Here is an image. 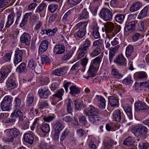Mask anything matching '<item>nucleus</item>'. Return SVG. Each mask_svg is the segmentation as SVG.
<instances>
[{"mask_svg":"<svg viewBox=\"0 0 149 149\" xmlns=\"http://www.w3.org/2000/svg\"><path fill=\"white\" fill-rule=\"evenodd\" d=\"M133 47L131 45H129L127 46L125 54L126 56L128 57L130 56L133 52Z\"/></svg>","mask_w":149,"mask_h":149,"instance_id":"nucleus-47","label":"nucleus"},{"mask_svg":"<svg viewBox=\"0 0 149 149\" xmlns=\"http://www.w3.org/2000/svg\"><path fill=\"white\" fill-rule=\"evenodd\" d=\"M141 6V3L140 2H136L133 3L130 8V10L134 12L138 10Z\"/></svg>","mask_w":149,"mask_h":149,"instance_id":"nucleus-27","label":"nucleus"},{"mask_svg":"<svg viewBox=\"0 0 149 149\" xmlns=\"http://www.w3.org/2000/svg\"><path fill=\"white\" fill-rule=\"evenodd\" d=\"M48 35L49 36H54L58 31V29L56 28H54L53 29H48Z\"/></svg>","mask_w":149,"mask_h":149,"instance_id":"nucleus-63","label":"nucleus"},{"mask_svg":"<svg viewBox=\"0 0 149 149\" xmlns=\"http://www.w3.org/2000/svg\"><path fill=\"white\" fill-rule=\"evenodd\" d=\"M14 110L11 114L10 117L12 118H19L23 115V113L19 110V108H14Z\"/></svg>","mask_w":149,"mask_h":149,"instance_id":"nucleus-28","label":"nucleus"},{"mask_svg":"<svg viewBox=\"0 0 149 149\" xmlns=\"http://www.w3.org/2000/svg\"><path fill=\"white\" fill-rule=\"evenodd\" d=\"M12 53V51H10L9 52L6 53L5 55L3 56L4 59L7 62H9L10 61Z\"/></svg>","mask_w":149,"mask_h":149,"instance_id":"nucleus-50","label":"nucleus"},{"mask_svg":"<svg viewBox=\"0 0 149 149\" xmlns=\"http://www.w3.org/2000/svg\"><path fill=\"white\" fill-rule=\"evenodd\" d=\"M86 31L78 30V31L76 32L75 35L79 38H82L85 35Z\"/></svg>","mask_w":149,"mask_h":149,"instance_id":"nucleus-56","label":"nucleus"},{"mask_svg":"<svg viewBox=\"0 0 149 149\" xmlns=\"http://www.w3.org/2000/svg\"><path fill=\"white\" fill-rule=\"evenodd\" d=\"M100 13L101 17L104 20L106 21L112 20L113 14L110 10L103 8L101 10Z\"/></svg>","mask_w":149,"mask_h":149,"instance_id":"nucleus-4","label":"nucleus"},{"mask_svg":"<svg viewBox=\"0 0 149 149\" xmlns=\"http://www.w3.org/2000/svg\"><path fill=\"white\" fill-rule=\"evenodd\" d=\"M100 48L96 47L90 53L89 55L91 57H93L100 54Z\"/></svg>","mask_w":149,"mask_h":149,"instance_id":"nucleus-42","label":"nucleus"},{"mask_svg":"<svg viewBox=\"0 0 149 149\" xmlns=\"http://www.w3.org/2000/svg\"><path fill=\"white\" fill-rule=\"evenodd\" d=\"M73 52L72 51L68 52L66 54L64 55L63 57V60H67L69 59L72 56Z\"/></svg>","mask_w":149,"mask_h":149,"instance_id":"nucleus-55","label":"nucleus"},{"mask_svg":"<svg viewBox=\"0 0 149 149\" xmlns=\"http://www.w3.org/2000/svg\"><path fill=\"white\" fill-rule=\"evenodd\" d=\"M65 47L62 45H56L54 48V52L56 54H61L65 51Z\"/></svg>","mask_w":149,"mask_h":149,"instance_id":"nucleus-19","label":"nucleus"},{"mask_svg":"<svg viewBox=\"0 0 149 149\" xmlns=\"http://www.w3.org/2000/svg\"><path fill=\"white\" fill-rule=\"evenodd\" d=\"M20 40L22 43H24L26 45H29L31 43V36L27 33H24L21 36Z\"/></svg>","mask_w":149,"mask_h":149,"instance_id":"nucleus-10","label":"nucleus"},{"mask_svg":"<svg viewBox=\"0 0 149 149\" xmlns=\"http://www.w3.org/2000/svg\"><path fill=\"white\" fill-rule=\"evenodd\" d=\"M73 106V102L70 99H69L67 107V111L68 113H71L72 112Z\"/></svg>","mask_w":149,"mask_h":149,"instance_id":"nucleus-46","label":"nucleus"},{"mask_svg":"<svg viewBox=\"0 0 149 149\" xmlns=\"http://www.w3.org/2000/svg\"><path fill=\"white\" fill-rule=\"evenodd\" d=\"M140 149H149V144L144 142H141L139 144Z\"/></svg>","mask_w":149,"mask_h":149,"instance_id":"nucleus-54","label":"nucleus"},{"mask_svg":"<svg viewBox=\"0 0 149 149\" xmlns=\"http://www.w3.org/2000/svg\"><path fill=\"white\" fill-rule=\"evenodd\" d=\"M39 80L42 86L47 85L49 82V78L46 76H42L39 78Z\"/></svg>","mask_w":149,"mask_h":149,"instance_id":"nucleus-41","label":"nucleus"},{"mask_svg":"<svg viewBox=\"0 0 149 149\" xmlns=\"http://www.w3.org/2000/svg\"><path fill=\"white\" fill-rule=\"evenodd\" d=\"M148 9V6H145L141 11L138 16V18L139 19H142L145 17L147 15Z\"/></svg>","mask_w":149,"mask_h":149,"instance_id":"nucleus-33","label":"nucleus"},{"mask_svg":"<svg viewBox=\"0 0 149 149\" xmlns=\"http://www.w3.org/2000/svg\"><path fill=\"white\" fill-rule=\"evenodd\" d=\"M131 131L135 136H146L148 132V129L144 126L138 125L133 127Z\"/></svg>","mask_w":149,"mask_h":149,"instance_id":"nucleus-3","label":"nucleus"},{"mask_svg":"<svg viewBox=\"0 0 149 149\" xmlns=\"http://www.w3.org/2000/svg\"><path fill=\"white\" fill-rule=\"evenodd\" d=\"M96 97L98 102H100L99 104V107L101 109L104 108L106 105V100L104 98L99 95H97Z\"/></svg>","mask_w":149,"mask_h":149,"instance_id":"nucleus-25","label":"nucleus"},{"mask_svg":"<svg viewBox=\"0 0 149 149\" xmlns=\"http://www.w3.org/2000/svg\"><path fill=\"white\" fill-rule=\"evenodd\" d=\"M102 56L101 55L97 57L93 60V63L95 65H99L102 61Z\"/></svg>","mask_w":149,"mask_h":149,"instance_id":"nucleus-51","label":"nucleus"},{"mask_svg":"<svg viewBox=\"0 0 149 149\" xmlns=\"http://www.w3.org/2000/svg\"><path fill=\"white\" fill-rule=\"evenodd\" d=\"M14 138L17 137L19 134V130L16 128L7 129Z\"/></svg>","mask_w":149,"mask_h":149,"instance_id":"nucleus-40","label":"nucleus"},{"mask_svg":"<svg viewBox=\"0 0 149 149\" xmlns=\"http://www.w3.org/2000/svg\"><path fill=\"white\" fill-rule=\"evenodd\" d=\"M137 23V21L134 20L127 24L125 27V30L126 32L133 31L134 30L136 24Z\"/></svg>","mask_w":149,"mask_h":149,"instance_id":"nucleus-11","label":"nucleus"},{"mask_svg":"<svg viewBox=\"0 0 149 149\" xmlns=\"http://www.w3.org/2000/svg\"><path fill=\"white\" fill-rule=\"evenodd\" d=\"M105 32L107 33H112L114 27V24L111 22H107L104 26Z\"/></svg>","mask_w":149,"mask_h":149,"instance_id":"nucleus-20","label":"nucleus"},{"mask_svg":"<svg viewBox=\"0 0 149 149\" xmlns=\"http://www.w3.org/2000/svg\"><path fill=\"white\" fill-rule=\"evenodd\" d=\"M78 50L80 51V52L79 53L77 57V58L78 59H79L85 56V54L87 53V52L80 47L79 48Z\"/></svg>","mask_w":149,"mask_h":149,"instance_id":"nucleus-49","label":"nucleus"},{"mask_svg":"<svg viewBox=\"0 0 149 149\" xmlns=\"http://www.w3.org/2000/svg\"><path fill=\"white\" fill-rule=\"evenodd\" d=\"M38 93L40 97L45 99H47L51 94L49 90L45 88L39 89Z\"/></svg>","mask_w":149,"mask_h":149,"instance_id":"nucleus-9","label":"nucleus"},{"mask_svg":"<svg viewBox=\"0 0 149 149\" xmlns=\"http://www.w3.org/2000/svg\"><path fill=\"white\" fill-rule=\"evenodd\" d=\"M33 135L30 133L26 134L24 136V140L26 142L31 144L33 142Z\"/></svg>","mask_w":149,"mask_h":149,"instance_id":"nucleus-24","label":"nucleus"},{"mask_svg":"<svg viewBox=\"0 0 149 149\" xmlns=\"http://www.w3.org/2000/svg\"><path fill=\"white\" fill-rule=\"evenodd\" d=\"M126 59L121 54L119 55L114 60V62L118 65L126 66Z\"/></svg>","mask_w":149,"mask_h":149,"instance_id":"nucleus-12","label":"nucleus"},{"mask_svg":"<svg viewBox=\"0 0 149 149\" xmlns=\"http://www.w3.org/2000/svg\"><path fill=\"white\" fill-rule=\"evenodd\" d=\"M124 109L129 118L130 119L132 118V114L131 107L127 104H126L124 107Z\"/></svg>","mask_w":149,"mask_h":149,"instance_id":"nucleus-32","label":"nucleus"},{"mask_svg":"<svg viewBox=\"0 0 149 149\" xmlns=\"http://www.w3.org/2000/svg\"><path fill=\"white\" fill-rule=\"evenodd\" d=\"M84 113L88 117L89 120L91 123L94 124L97 121L99 120L98 110L94 106L90 105L87 109H85Z\"/></svg>","mask_w":149,"mask_h":149,"instance_id":"nucleus-1","label":"nucleus"},{"mask_svg":"<svg viewBox=\"0 0 149 149\" xmlns=\"http://www.w3.org/2000/svg\"><path fill=\"white\" fill-rule=\"evenodd\" d=\"M111 73L113 77L117 79H120L123 77L122 74L119 73L118 70L115 68L112 69Z\"/></svg>","mask_w":149,"mask_h":149,"instance_id":"nucleus-36","label":"nucleus"},{"mask_svg":"<svg viewBox=\"0 0 149 149\" xmlns=\"http://www.w3.org/2000/svg\"><path fill=\"white\" fill-rule=\"evenodd\" d=\"M135 109L136 111L141 110L143 111L149 110V107L145 103L142 102L138 101L134 104Z\"/></svg>","mask_w":149,"mask_h":149,"instance_id":"nucleus-7","label":"nucleus"},{"mask_svg":"<svg viewBox=\"0 0 149 149\" xmlns=\"http://www.w3.org/2000/svg\"><path fill=\"white\" fill-rule=\"evenodd\" d=\"M40 129L44 133H48L50 131L49 125L47 123H43L40 126Z\"/></svg>","mask_w":149,"mask_h":149,"instance_id":"nucleus-35","label":"nucleus"},{"mask_svg":"<svg viewBox=\"0 0 149 149\" xmlns=\"http://www.w3.org/2000/svg\"><path fill=\"white\" fill-rule=\"evenodd\" d=\"M89 13L86 9H84L81 13L78 15V19L79 20L87 19L88 17Z\"/></svg>","mask_w":149,"mask_h":149,"instance_id":"nucleus-34","label":"nucleus"},{"mask_svg":"<svg viewBox=\"0 0 149 149\" xmlns=\"http://www.w3.org/2000/svg\"><path fill=\"white\" fill-rule=\"evenodd\" d=\"M55 132H60L63 128L62 123L61 121H57L54 125Z\"/></svg>","mask_w":149,"mask_h":149,"instance_id":"nucleus-37","label":"nucleus"},{"mask_svg":"<svg viewBox=\"0 0 149 149\" xmlns=\"http://www.w3.org/2000/svg\"><path fill=\"white\" fill-rule=\"evenodd\" d=\"M109 103L112 107L117 106L118 105L119 100L117 97L110 96L108 97Z\"/></svg>","mask_w":149,"mask_h":149,"instance_id":"nucleus-21","label":"nucleus"},{"mask_svg":"<svg viewBox=\"0 0 149 149\" xmlns=\"http://www.w3.org/2000/svg\"><path fill=\"white\" fill-rule=\"evenodd\" d=\"M98 29L99 27L97 25L94 26L93 27L92 34L95 38H98L100 37Z\"/></svg>","mask_w":149,"mask_h":149,"instance_id":"nucleus-39","label":"nucleus"},{"mask_svg":"<svg viewBox=\"0 0 149 149\" xmlns=\"http://www.w3.org/2000/svg\"><path fill=\"white\" fill-rule=\"evenodd\" d=\"M88 24L86 22H83L78 23L76 25L77 29L86 31V29Z\"/></svg>","mask_w":149,"mask_h":149,"instance_id":"nucleus-30","label":"nucleus"},{"mask_svg":"<svg viewBox=\"0 0 149 149\" xmlns=\"http://www.w3.org/2000/svg\"><path fill=\"white\" fill-rule=\"evenodd\" d=\"M58 5L56 4H51L48 7V9L52 13L54 12L58 8Z\"/></svg>","mask_w":149,"mask_h":149,"instance_id":"nucleus-57","label":"nucleus"},{"mask_svg":"<svg viewBox=\"0 0 149 149\" xmlns=\"http://www.w3.org/2000/svg\"><path fill=\"white\" fill-rule=\"evenodd\" d=\"M49 45L48 41L46 40L42 41L39 47V52H44L47 49Z\"/></svg>","mask_w":149,"mask_h":149,"instance_id":"nucleus-22","label":"nucleus"},{"mask_svg":"<svg viewBox=\"0 0 149 149\" xmlns=\"http://www.w3.org/2000/svg\"><path fill=\"white\" fill-rule=\"evenodd\" d=\"M125 18V16L122 14H118L115 16V18L116 21L120 23L123 21Z\"/></svg>","mask_w":149,"mask_h":149,"instance_id":"nucleus-45","label":"nucleus"},{"mask_svg":"<svg viewBox=\"0 0 149 149\" xmlns=\"http://www.w3.org/2000/svg\"><path fill=\"white\" fill-rule=\"evenodd\" d=\"M123 82L126 84H129L132 83V81L130 76H128L123 80Z\"/></svg>","mask_w":149,"mask_h":149,"instance_id":"nucleus-62","label":"nucleus"},{"mask_svg":"<svg viewBox=\"0 0 149 149\" xmlns=\"http://www.w3.org/2000/svg\"><path fill=\"white\" fill-rule=\"evenodd\" d=\"M5 134L3 140L6 142H12L14 141V138L7 129L4 131Z\"/></svg>","mask_w":149,"mask_h":149,"instance_id":"nucleus-14","label":"nucleus"},{"mask_svg":"<svg viewBox=\"0 0 149 149\" xmlns=\"http://www.w3.org/2000/svg\"><path fill=\"white\" fill-rule=\"evenodd\" d=\"M134 77L136 78L141 79H146L148 77L147 73L144 71L138 72L134 74Z\"/></svg>","mask_w":149,"mask_h":149,"instance_id":"nucleus-23","label":"nucleus"},{"mask_svg":"<svg viewBox=\"0 0 149 149\" xmlns=\"http://www.w3.org/2000/svg\"><path fill=\"white\" fill-rule=\"evenodd\" d=\"M46 5L43 2L41 3L37 7L36 10V12L39 13L40 16L45 11L46 8Z\"/></svg>","mask_w":149,"mask_h":149,"instance_id":"nucleus-18","label":"nucleus"},{"mask_svg":"<svg viewBox=\"0 0 149 149\" xmlns=\"http://www.w3.org/2000/svg\"><path fill=\"white\" fill-rule=\"evenodd\" d=\"M28 67L30 71H33L36 73L40 72L41 71V68L39 65H37L35 61L33 59H30L29 62Z\"/></svg>","mask_w":149,"mask_h":149,"instance_id":"nucleus-6","label":"nucleus"},{"mask_svg":"<svg viewBox=\"0 0 149 149\" xmlns=\"http://www.w3.org/2000/svg\"><path fill=\"white\" fill-rule=\"evenodd\" d=\"M121 111L118 109L115 110L113 113V119L116 121L119 122L121 119Z\"/></svg>","mask_w":149,"mask_h":149,"instance_id":"nucleus-26","label":"nucleus"},{"mask_svg":"<svg viewBox=\"0 0 149 149\" xmlns=\"http://www.w3.org/2000/svg\"><path fill=\"white\" fill-rule=\"evenodd\" d=\"M6 87L8 90H12L17 87L16 81L14 79L9 78L6 82Z\"/></svg>","mask_w":149,"mask_h":149,"instance_id":"nucleus-16","label":"nucleus"},{"mask_svg":"<svg viewBox=\"0 0 149 149\" xmlns=\"http://www.w3.org/2000/svg\"><path fill=\"white\" fill-rule=\"evenodd\" d=\"M15 108H19L21 104L20 100L19 98L16 97L15 100Z\"/></svg>","mask_w":149,"mask_h":149,"instance_id":"nucleus-64","label":"nucleus"},{"mask_svg":"<svg viewBox=\"0 0 149 149\" xmlns=\"http://www.w3.org/2000/svg\"><path fill=\"white\" fill-rule=\"evenodd\" d=\"M70 94L72 96H74L79 93L81 89L75 85H72L70 87Z\"/></svg>","mask_w":149,"mask_h":149,"instance_id":"nucleus-17","label":"nucleus"},{"mask_svg":"<svg viewBox=\"0 0 149 149\" xmlns=\"http://www.w3.org/2000/svg\"><path fill=\"white\" fill-rule=\"evenodd\" d=\"M23 55V52L22 50H17L15 51L13 59V62L15 65L22 61Z\"/></svg>","mask_w":149,"mask_h":149,"instance_id":"nucleus-8","label":"nucleus"},{"mask_svg":"<svg viewBox=\"0 0 149 149\" xmlns=\"http://www.w3.org/2000/svg\"><path fill=\"white\" fill-rule=\"evenodd\" d=\"M119 47L120 46L118 45L115 47L111 48L110 50L109 53L115 55V53L118 51Z\"/></svg>","mask_w":149,"mask_h":149,"instance_id":"nucleus-60","label":"nucleus"},{"mask_svg":"<svg viewBox=\"0 0 149 149\" xmlns=\"http://www.w3.org/2000/svg\"><path fill=\"white\" fill-rule=\"evenodd\" d=\"M21 15V12L19 10L17 11L16 14L12 12L9 14L8 16L7 19H6L5 28H8L13 24L14 21V17L15 16H17V19L15 22V24H17Z\"/></svg>","mask_w":149,"mask_h":149,"instance_id":"nucleus-2","label":"nucleus"},{"mask_svg":"<svg viewBox=\"0 0 149 149\" xmlns=\"http://www.w3.org/2000/svg\"><path fill=\"white\" fill-rule=\"evenodd\" d=\"M68 69V67L59 68L54 70L53 73L54 75L58 76H61V75L66 73Z\"/></svg>","mask_w":149,"mask_h":149,"instance_id":"nucleus-15","label":"nucleus"},{"mask_svg":"<svg viewBox=\"0 0 149 149\" xmlns=\"http://www.w3.org/2000/svg\"><path fill=\"white\" fill-rule=\"evenodd\" d=\"M34 96L32 93L28 95L27 100V105L29 106L31 104L33 101Z\"/></svg>","mask_w":149,"mask_h":149,"instance_id":"nucleus-48","label":"nucleus"},{"mask_svg":"<svg viewBox=\"0 0 149 149\" xmlns=\"http://www.w3.org/2000/svg\"><path fill=\"white\" fill-rule=\"evenodd\" d=\"M16 71L19 73H25L27 70L25 63H22L16 68Z\"/></svg>","mask_w":149,"mask_h":149,"instance_id":"nucleus-29","label":"nucleus"},{"mask_svg":"<svg viewBox=\"0 0 149 149\" xmlns=\"http://www.w3.org/2000/svg\"><path fill=\"white\" fill-rule=\"evenodd\" d=\"M12 100L9 97H5L1 104V108L3 111H8L11 109Z\"/></svg>","mask_w":149,"mask_h":149,"instance_id":"nucleus-5","label":"nucleus"},{"mask_svg":"<svg viewBox=\"0 0 149 149\" xmlns=\"http://www.w3.org/2000/svg\"><path fill=\"white\" fill-rule=\"evenodd\" d=\"M137 29L139 31H144V22L143 21H141L138 23Z\"/></svg>","mask_w":149,"mask_h":149,"instance_id":"nucleus-58","label":"nucleus"},{"mask_svg":"<svg viewBox=\"0 0 149 149\" xmlns=\"http://www.w3.org/2000/svg\"><path fill=\"white\" fill-rule=\"evenodd\" d=\"M91 42L88 39H86L79 47L87 52L91 45Z\"/></svg>","mask_w":149,"mask_h":149,"instance_id":"nucleus-31","label":"nucleus"},{"mask_svg":"<svg viewBox=\"0 0 149 149\" xmlns=\"http://www.w3.org/2000/svg\"><path fill=\"white\" fill-rule=\"evenodd\" d=\"M116 144L117 142L113 140L108 139L104 141V148L106 149H112L113 148V146Z\"/></svg>","mask_w":149,"mask_h":149,"instance_id":"nucleus-13","label":"nucleus"},{"mask_svg":"<svg viewBox=\"0 0 149 149\" xmlns=\"http://www.w3.org/2000/svg\"><path fill=\"white\" fill-rule=\"evenodd\" d=\"M88 58L86 57V56L81 60V64L83 67H86L88 63Z\"/></svg>","mask_w":149,"mask_h":149,"instance_id":"nucleus-61","label":"nucleus"},{"mask_svg":"<svg viewBox=\"0 0 149 149\" xmlns=\"http://www.w3.org/2000/svg\"><path fill=\"white\" fill-rule=\"evenodd\" d=\"M97 71L96 68L92 64L90 65L88 72L90 73L92 76L94 77L95 75V73Z\"/></svg>","mask_w":149,"mask_h":149,"instance_id":"nucleus-44","label":"nucleus"},{"mask_svg":"<svg viewBox=\"0 0 149 149\" xmlns=\"http://www.w3.org/2000/svg\"><path fill=\"white\" fill-rule=\"evenodd\" d=\"M48 106V104L47 101L39 103L38 104V108L41 109H43L45 107L47 108Z\"/></svg>","mask_w":149,"mask_h":149,"instance_id":"nucleus-52","label":"nucleus"},{"mask_svg":"<svg viewBox=\"0 0 149 149\" xmlns=\"http://www.w3.org/2000/svg\"><path fill=\"white\" fill-rule=\"evenodd\" d=\"M9 68L7 66H4L2 68L1 72L7 77L8 74L10 72Z\"/></svg>","mask_w":149,"mask_h":149,"instance_id":"nucleus-53","label":"nucleus"},{"mask_svg":"<svg viewBox=\"0 0 149 149\" xmlns=\"http://www.w3.org/2000/svg\"><path fill=\"white\" fill-rule=\"evenodd\" d=\"M102 43L103 42L101 40H99L93 42V46L98 48H100V47L102 45Z\"/></svg>","mask_w":149,"mask_h":149,"instance_id":"nucleus-59","label":"nucleus"},{"mask_svg":"<svg viewBox=\"0 0 149 149\" xmlns=\"http://www.w3.org/2000/svg\"><path fill=\"white\" fill-rule=\"evenodd\" d=\"M64 91L63 89H60L56 91L55 93L52 96L56 97L60 100L62 99V96L63 95Z\"/></svg>","mask_w":149,"mask_h":149,"instance_id":"nucleus-38","label":"nucleus"},{"mask_svg":"<svg viewBox=\"0 0 149 149\" xmlns=\"http://www.w3.org/2000/svg\"><path fill=\"white\" fill-rule=\"evenodd\" d=\"M134 139L131 137H129L125 140L123 142V144L130 146H133Z\"/></svg>","mask_w":149,"mask_h":149,"instance_id":"nucleus-43","label":"nucleus"}]
</instances>
